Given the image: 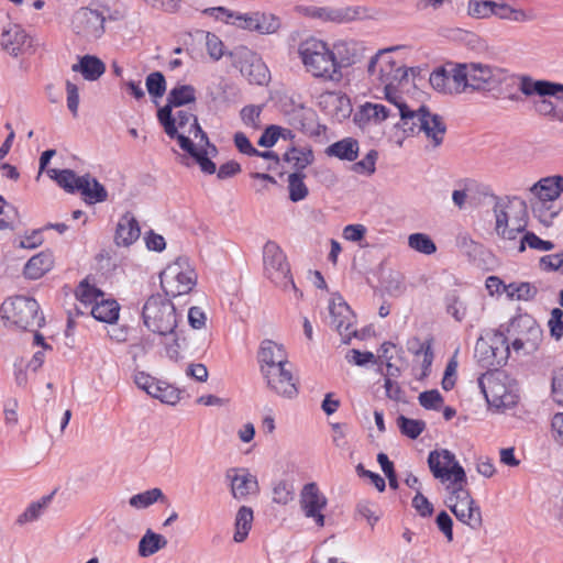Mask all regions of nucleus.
<instances>
[{
  "mask_svg": "<svg viewBox=\"0 0 563 563\" xmlns=\"http://www.w3.org/2000/svg\"><path fill=\"white\" fill-rule=\"evenodd\" d=\"M297 52L306 73L313 78L332 82L343 78L342 71H336L331 46L327 42L308 37L299 43Z\"/></svg>",
  "mask_w": 563,
  "mask_h": 563,
  "instance_id": "f257e3e1",
  "label": "nucleus"
},
{
  "mask_svg": "<svg viewBox=\"0 0 563 563\" xmlns=\"http://www.w3.org/2000/svg\"><path fill=\"white\" fill-rule=\"evenodd\" d=\"M397 126L411 135L423 132L433 148L439 147L443 143L446 133V124L443 118L431 113L426 106H420L416 110L405 108V112L401 114V122L397 123Z\"/></svg>",
  "mask_w": 563,
  "mask_h": 563,
  "instance_id": "f03ea898",
  "label": "nucleus"
},
{
  "mask_svg": "<svg viewBox=\"0 0 563 563\" xmlns=\"http://www.w3.org/2000/svg\"><path fill=\"white\" fill-rule=\"evenodd\" d=\"M445 505L459 521L477 530L483 525L482 512L467 488L466 473L456 472L455 485L448 486Z\"/></svg>",
  "mask_w": 563,
  "mask_h": 563,
  "instance_id": "7ed1b4c3",
  "label": "nucleus"
},
{
  "mask_svg": "<svg viewBox=\"0 0 563 563\" xmlns=\"http://www.w3.org/2000/svg\"><path fill=\"white\" fill-rule=\"evenodd\" d=\"M487 402L497 409H509L519 400L518 384L504 371L487 372L478 378Z\"/></svg>",
  "mask_w": 563,
  "mask_h": 563,
  "instance_id": "20e7f679",
  "label": "nucleus"
},
{
  "mask_svg": "<svg viewBox=\"0 0 563 563\" xmlns=\"http://www.w3.org/2000/svg\"><path fill=\"white\" fill-rule=\"evenodd\" d=\"M145 327L159 335L175 334L178 324V316L174 303L166 295H152L145 301L142 310Z\"/></svg>",
  "mask_w": 563,
  "mask_h": 563,
  "instance_id": "39448f33",
  "label": "nucleus"
},
{
  "mask_svg": "<svg viewBox=\"0 0 563 563\" xmlns=\"http://www.w3.org/2000/svg\"><path fill=\"white\" fill-rule=\"evenodd\" d=\"M263 262L266 276L277 287L296 300L302 297V292L292 280L286 255L277 243L273 241L266 242L263 249Z\"/></svg>",
  "mask_w": 563,
  "mask_h": 563,
  "instance_id": "423d86ee",
  "label": "nucleus"
},
{
  "mask_svg": "<svg viewBox=\"0 0 563 563\" xmlns=\"http://www.w3.org/2000/svg\"><path fill=\"white\" fill-rule=\"evenodd\" d=\"M495 231L505 240H515L528 225V211L525 201L497 199L494 205Z\"/></svg>",
  "mask_w": 563,
  "mask_h": 563,
  "instance_id": "0eeeda50",
  "label": "nucleus"
},
{
  "mask_svg": "<svg viewBox=\"0 0 563 563\" xmlns=\"http://www.w3.org/2000/svg\"><path fill=\"white\" fill-rule=\"evenodd\" d=\"M399 48L400 46H391L379 49L369 59L367 73L373 82L383 87L399 86L404 80H407L409 71L415 74V68L408 69L390 56L393 52Z\"/></svg>",
  "mask_w": 563,
  "mask_h": 563,
  "instance_id": "6e6552de",
  "label": "nucleus"
},
{
  "mask_svg": "<svg viewBox=\"0 0 563 563\" xmlns=\"http://www.w3.org/2000/svg\"><path fill=\"white\" fill-rule=\"evenodd\" d=\"M161 286L166 296L188 294L196 285L197 275L187 257H178L161 273Z\"/></svg>",
  "mask_w": 563,
  "mask_h": 563,
  "instance_id": "1a4fd4ad",
  "label": "nucleus"
},
{
  "mask_svg": "<svg viewBox=\"0 0 563 563\" xmlns=\"http://www.w3.org/2000/svg\"><path fill=\"white\" fill-rule=\"evenodd\" d=\"M1 310L8 320L23 330L41 328L45 322L43 314L40 313V305L30 297L15 296L3 302Z\"/></svg>",
  "mask_w": 563,
  "mask_h": 563,
  "instance_id": "9d476101",
  "label": "nucleus"
},
{
  "mask_svg": "<svg viewBox=\"0 0 563 563\" xmlns=\"http://www.w3.org/2000/svg\"><path fill=\"white\" fill-rule=\"evenodd\" d=\"M509 344L507 338L497 331L482 335L475 345V357L482 367L497 368L506 364L509 357Z\"/></svg>",
  "mask_w": 563,
  "mask_h": 563,
  "instance_id": "9b49d317",
  "label": "nucleus"
},
{
  "mask_svg": "<svg viewBox=\"0 0 563 563\" xmlns=\"http://www.w3.org/2000/svg\"><path fill=\"white\" fill-rule=\"evenodd\" d=\"M195 101L196 89L191 85H178L168 92L166 104L157 111V119L170 139H175L179 134L175 126V119L172 113L173 108L186 106Z\"/></svg>",
  "mask_w": 563,
  "mask_h": 563,
  "instance_id": "f8f14e48",
  "label": "nucleus"
},
{
  "mask_svg": "<svg viewBox=\"0 0 563 563\" xmlns=\"http://www.w3.org/2000/svg\"><path fill=\"white\" fill-rule=\"evenodd\" d=\"M230 57L233 66L240 69L250 84L262 86L268 82L269 70L256 53L246 47H240L231 52Z\"/></svg>",
  "mask_w": 563,
  "mask_h": 563,
  "instance_id": "ddd939ff",
  "label": "nucleus"
},
{
  "mask_svg": "<svg viewBox=\"0 0 563 563\" xmlns=\"http://www.w3.org/2000/svg\"><path fill=\"white\" fill-rule=\"evenodd\" d=\"M104 22L102 12L91 8H80L73 14L71 30L81 40L93 42L104 34Z\"/></svg>",
  "mask_w": 563,
  "mask_h": 563,
  "instance_id": "4468645a",
  "label": "nucleus"
},
{
  "mask_svg": "<svg viewBox=\"0 0 563 563\" xmlns=\"http://www.w3.org/2000/svg\"><path fill=\"white\" fill-rule=\"evenodd\" d=\"M508 331L518 333L511 343L516 352L523 351L526 354H530L538 349L542 341V330L530 316L512 319Z\"/></svg>",
  "mask_w": 563,
  "mask_h": 563,
  "instance_id": "2eb2a0df",
  "label": "nucleus"
},
{
  "mask_svg": "<svg viewBox=\"0 0 563 563\" xmlns=\"http://www.w3.org/2000/svg\"><path fill=\"white\" fill-rule=\"evenodd\" d=\"M428 466L433 477L439 479L445 488L455 485L456 472L465 473L456 461L455 455L446 450H434L428 455Z\"/></svg>",
  "mask_w": 563,
  "mask_h": 563,
  "instance_id": "dca6fc26",
  "label": "nucleus"
},
{
  "mask_svg": "<svg viewBox=\"0 0 563 563\" xmlns=\"http://www.w3.org/2000/svg\"><path fill=\"white\" fill-rule=\"evenodd\" d=\"M467 67L470 91H488L504 82L506 70L482 63H464Z\"/></svg>",
  "mask_w": 563,
  "mask_h": 563,
  "instance_id": "f3484780",
  "label": "nucleus"
},
{
  "mask_svg": "<svg viewBox=\"0 0 563 563\" xmlns=\"http://www.w3.org/2000/svg\"><path fill=\"white\" fill-rule=\"evenodd\" d=\"M299 503L307 518H312L318 527L324 526L322 510L325 508L328 500L316 483L311 482L303 485L299 495Z\"/></svg>",
  "mask_w": 563,
  "mask_h": 563,
  "instance_id": "a211bd4d",
  "label": "nucleus"
},
{
  "mask_svg": "<svg viewBox=\"0 0 563 563\" xmlns=\"http://www.w3.org/2000/svg\"><path fill=\"white\" fill-rule=\"evenodd\" d=\"M330 317L332 327L340 333L343 342L347 343L356 334L354 328L355 316L349 305L341 296L333 297L330 306Z\"/></svg>",
  "mask_w": 563,
  "mask_h": 563,
  "instance_id": "6ab92c4d",
  "label": "nucleus"
},
{
  "mask_svg": "<svg viewBox=\"0 0 563 563\" xmlns=\"http://www.w3.org/2000/svg\"><path fill=\"white\" fill-rule=\"evenodd\" d=\"M266 379L267 387L275 394L294 398L298 394L296 379L292 376L291 364L278 367H271L262 373Z\"/></svg>",
  "mask_w": 563,
  "mask_h": 563,
  "instance_id": "aec40b11",
  "label": "nucleus"
},
{
  "mask_svg": "<svg viewBox=\"0 0 563 563\" xmlns=\"http://www.w3.org/2000/svg\"><path fill=\"white\" fill-rule=\"evenodd\" d=\"M224 477L229 483L232 497L239 501L245 500L247 496L258 490V482L247 468L231 467L227 470Z\"/></svg>",
  "mask_w": 563,
  "mask_h": 563,
  "instance_id": "412c9836",
  "label": "nucleus"
},
{
  "mask_svg": "<svg viewBox=\"0 0 563 563\" xmlns=\"http://www.w3.org/2000/svg\"><path fill=\"white\" fill-rule=\"evenodd\" d=\"M331 52L336 71H342V68L351 67L364 57L365 46L355 40H338L332 43Z\"/></svg>",
  "mask_w": 563,
  "mask_h": 563,
  "instance_id": "4be33fe9",
  "label": "nucleus"
},
{
  "mask_svg": "<svg viewBox=\"0 0 563 563\" xmlns=\"http://www.w3.org/2000/svg\"><path fill=\"white\" fill-rule=\"evenodd\" d=\"M0 46L7 54L18 57L33 47V40L20 25L10 24L1 32Z\"/></svg>",
  "mask_w": 563,
  "mask_h": 563,
  "instance_id": "5701e85b",
  "label": "nucleus"
},
{
  "mask_svg": "<svg viewBox=\"0 0 563 563\" xmlns=\"http://www.w3.org/2000/svg\"><path fill=\"white\" fill-rule=\"evenodd\" d=\"M364 13L361 7H341V8H318L306 9V14L324 22L347 23L355 21Z\"/></svg>",
  "mask_w": 563,
  "mask_h": 563,
  "instance_id": "b1692460",
  "label": "nucleus"
},
{
  "mask_svg": "<svg viewBox=\"0 0 563 563\" xmlns=\"http://www.w3.org/2000/svg\"><path fill=\"white\" fill-rule=\"evenodd\" d=\"M516 78L519 91L527 98L532 96H558L559 90H563V87L559 86L558 82L545 79H534L529 75H516Z\"/></svg>",
  "mask_w": 563,
  "mask_h": 563,
  "instance_id": "393cba45",
  "label": "nucleus"
},
{
  "mask_svg": "<svg viewBox=\"0 0 563 563\" xmlns=\"http://www.w3.org/2000/svg\"><path fill=\"white\" fill-rule=\"evenodd\" d=\"M529 192L533 199L555 202L563 194V176L542 177L529 188Z\"/></svg>",
  "mask_w": 563,
  "mask_h": 563,
  "instance_id": "a878e982",
  "label": "nucleus"
},
{
  "mask_svg": "<svg viewBox=\"0 0 563 563\" xmlns=\"http://www.w3.org/2000/svg\"><path fill=\"white\" fill-rule=\"evenodd\" d=\"M257 357L261 373L271 369V367H278L290 364L287 360V353L284 346L272 340H264L261 343Z\"/></svg>",
  "mask_w": 563,
  "mask_h": 563,
  "instance_id": "bb28decb",
  "label": "nucleus"
},
{
  "mask_svg": "<svg viewBox=\"0 0 563 563\" xmlns=\"http://www.w3.org/2000/svg\"><path fill=\"white\" fill-rule=\"evenodd\" d=\"M141 234L137 220L131 212H125L117 224L114 241L119 246H130Z\"/></svg>",
  "mask_w": 563,
  "mask_h": 563,
  "instance_id": "cd10ccee",
  "label": "nucleus"
},
{
  "mask_svg": "<svg viewBox=\"0 0 563 563\" xmlns=\"http://www.w3.org/2000/svg\"><path fill=\"white\" fill-rule=\"evenodd\" d=\"M175 139H177L179 146L195 158L201 172L208 175H212L217 172L216 164L208 157L211 155L210 148L207 147L198 150L192 141L184 133L178 134Z\"/></svg>",
  "mask_w": 563,
  "mask_h": 563,
  "instance_id": "c85d7f7f",
  "label": "nucleus"
},
{
  "mask_svg": "<svg viewBox=\"0 0 563 563\" xmlns=\"http://www.w3.org/2000/svg\"><path fill=\"white\" fill-rule=\"evenodd\" d=\"M71 70L80 73L86 80L93 81L104 74L106 65L97 56L85 55L79 58L77 64L71 66Z\"/></svg>",
  "mask_w": 563,
  "mask_h": 563,
  "instance_id": "c756f323",
  "label": "nucleus"
},
{
  "mask_svg": "<svg viewBox=\"0 0 563 563\" xmlns=\"http://www.w3.org/2000/svg\"><path fill=\"white\" fill-rule=\"evenodd\" d=\"M49 178L54 179L65 191L74 194L80 191V185L85 183L86 175L77 176L71 169L49 168L46 170Z\"/></svg>",
  "mask_w": 563,
  "mask_h": 563,
  "instance_id": "7c9ffc66",
  "label": "nucleus"
},
{
  "mask_svg": "<svg viewBox=\"0 0 563 563\" xmlns=\"http://www.w3.org/2000/svg\"><path fill=\"white\" fill-rule=\"evenodd\" d=\"M530 203L534 218L544 227H550L562 210L560 206L551 201L530 198Z\"/></svg>",
  "mask_w": 563,
  "mask_h": 563,
  "instance_id": "2f4dec72",
  "label": "nucleus"
},
{
  "mask_svg": "<svg viewBox=\"0 0 563 563\" xmlns=\"http://www.w3.org/2000/svg\"><path fill=\"white\" fill-rule=\"evenodd\" d=\"M53 267V256L49 253H40L31 257L24 266V276L38 279Z\"/></svg>",
  "mask_w": 563,
  "mask_h": 563,
  "instance_id": "473e14b6",
  "label": "nucleus"
},
{
  "mask_svg": "<svg viewBox=\"0 0 563 563\" xmlns=\"http://www.w3.org/2000/svg\"><path fill=\"white\" fill-rule=\"evenodd\" d=\"M494 15L500 20H508L517 23H527L534 20L532 11L514 8L506 2H496Z\"/></svg>",
  "mask_w": 563,
  "mask_h": 563,
  "instance_id": "72a5a7b5",
  "label": "nucleus"
},
{
  "mask_svg": "<svg viewBox=\"0 0 563 563\" xmlns=\"http://www.w3.org/2000/svg\"><path fill=\"white\" fill-rule=\"evenodd\" d=\"M325 152L329 156L353 162L358 155V143L352 137H346L331 144Z\"/></svg>",
  "mask_w": 563,
  "mask_h": 563,
  "instance_id": "f704fd0d",
  "label": "nucleus"
},
{
  "mask_svg": "<svg viewBox=\"0 0 563 563\" xmlns=\"http://www.w3.org/2000/svg\"><path fill=\"white\" fill-rule=\"evenodd\" d=\"M167 545V540L164 536L156 533L148 529L139 542V555L147 558Z\"/></svg>",
  "mask_w": 563,
  "mask_h": 563,
  "instance_id": "c9c22d12",
  "label": "nucleus"
},
{
  "mask_svg": "<svg viewBox=\"0 0 563 563\" xmlns=\"http://www.w3.org/2000/svg\"><path fill=\"white\" fill-rule=\"evenodd\" d=\"M120 306L115 300L97 301L91 308L92 317L106 323L112 324L119 318Z\"/></svg>",
  "mask_w": 563,
  "mask_h": 563,
  "instance_id": "e433bc0d",
  "label": "nucleus"
},
{
  "mask_svg": "<svg viewBox=\"0 0 563 563\" xmlns=\"http://www.w3.org/2000/svg\"><path fill=\"white\" fill-rule=\"evenodd\" d=\"M467 67L465 64H457L451 70H448L449 93H463L470 91L467 78Z\"/></svg>",
  "mask_w": 563,
  "mask_h": 563,
  "instance_id": "4c0bfd02",
  "label": "nucleus"
},
{
  "mask_svg": "<svg viewBox=\"0 0 563 563\" xmlns=\"http://www.w3.org/2000/svg\"><path fill=\"white\" fill-rule=\"evenodd\" d=\"M80 192L85 196V200L90 205L103 202L108 198V192L103 185L89 174H86L85 183L84 185H80Z\"/></svg>",
  "mask_w": 563,
  "mask_h": 563,
  "instance_id": "58836bf2",
  "label": "nucleus"
},
{
  "mask_svg": "<svg viewBox=\"0 0 563 563\" xmlns=\"http://www.w3.org/2000/svg\"><path fill=\"white\" fill-rule=\"evenodd\" d=\"M155 503H167L163 490L157 487L135 494L129 499V505L135 509H145Z\"/></svg>",
  "mask_w": 563,
  "mask_h": 563,
  "instance_id": "ea45409f",
  "label": "nucleus"
},
{
  "mask_svg": "<svg viewBox=\"0 0 563 563\" xmlns=\"http://www.w3.org/2000/svg\"><path fill=\"white\" fill-rule=\"evenodd\" d=\"M207 13L211 15H216L217 19H222V16H227L228 19H234L232 24L249 31H255V15L252 14H233L229 12L223 7L210 8L206 10Z\"/></svg>",
  "mask_w": 563,
  "mask_h": 563,
  "instance_id": "a19ab883",
  "label": "nucleus"
},
{
  "mask_svg": "<svg viewBox=\"0 0 563 563\" xmlns=\"http://www.w3.org/2000/svg\"><path fill=\"white\" fill-rule=\"evenodd\" d=\"M505 294L510 300L529 301L538 295V288L528 282L510 283L505 288Z\"/></svg>",
  "mask_w": 563,
  "mask_h": 563,
  "instance_id": "79ce46f5",
  "label": "nucleus"
},
{
  "mask_svg": "<svg viewBox=\"0 0 563 563\" xmlns=\"http://www.w3.org/2000/svg\"><path fill=\"white\" fill-rule=\"evenodd\" d=\"M389 115V109L385 106L367 102L361 107L355 120L358 122L374 121L375 123H379L386 120Z\"/></svg>",
  "mask_w": 563,
  "mask_h": 563,
  "instance_id": "37998d69",
  "label": "nucleus"
},
{
  "mask_svg": "<svg viewBox=\"0 0 563 563\" xmlns=\"http://www.w3.org/2000/svg\"><path fill=\"white\" fill-rule=\"evenodd\" d=\"M253 522V510L250 507L242 506L235 516V532H234V541L243 542L249 531L251 530Z\"/></svg>",
  "mask_w": 563,
  "mask_h": 563,
  "instance_id": "c03bdc74",
  "label": "nucleus"
},
{
  "mask_svg": "<svg viewBox=\"0 0 563 563\" xmlns=\"http://www.w3.org/2000/svg\"><path fill=\"white\" fill-rule=\"evenodd\" d=\"M55 492L43 496L40 500L31 503L27 508L18 517L16 522L24 525L37 520L51 504Z\"/></svg>",
  "mask_w": 563,
  "mask_h": 563,
  "instance_id": "a18cd8bd",
  "label": "nucleus"
},
{
  "mask_svg": "<svg viewBox=\"0 0 563 563\" xmlns=\"http://www.w3.org/2000/svg\"><path fill=\"white\" fill-rule=\"evenodd\" d=\"M147 394L153 398L159 399L162 402L168 405H175L180 399L177 388L159 380L154 383L153 387L147 390Z\"/></svg>",
  "mask_w": 563,
  "mask_h": 563,
  "instance_id": "49530a36",
  "label": "nucleus"
},
{
  "mask_svg": "<svg viewBox=\"0 0 563 563\" xmlns=\"http://www.w3.org/2000/svg\"><path fill=\"white\" fill-rule=\"evenodd\" d=\"M284 159L287 163H291L296 172L302 173V169L312 163L313 155L311 151L291 147L285 153Z\"/></svg>",
  "mask_w": 563,
  "mask_h": 563,
  "instance_id": "de8ad7c7",
  "label": "nucleus"
},
{
  "mask_svg": "<svg viewBox=\"0 0 563 563\" xmlns=\"http://www.w3.org/2000/svg\"><path fill=\"white\" fill-rule=\"evenodd\" d=\"M305 174L295 172L288 176L289 199L292 202L303 200L308 196V188L303 183Z\"/></svg>",
  "mask_w": 563,
  "mask_h": 563,
  "instance_id": "09e8293b",
  "label": "nucleus"
},
{
  "mask_svg": "<svg viewBox=\"0 0 563 563\" xmlns=\"http://www.w3.org/2000/svg\"><path fill=\"white\" fill-rule=\"evenodd\" d=\"M408 246L416 252L431 255L437 252V245L426 233H412L408 236Z\"/></svg>",
  "mask_w": 563,
  "mask_h": 563,
  "instance_id": "8fccbe9b",
  "label": "nucleus"
},
{
  "mask_svg": "<svg viewBox=\"0 0 563 563\" xmlns=\"http://www.w3.org/2000/svg\"><path fill=\"white\" fill-rule=\"evenodd\" d=\"M263 106L260 104H247L240 111V118L246 128L253 130H260L262 128L261 114Z\"/></svg>",
  "mask_w": 563,
  "mask_h": 563,
  "instance_id": "3c124183",
  "label": "nucleus"
},
{
  "mask_svg": "<svg viewBox=\"0 0 563 563\" xmlns=\"http://www.w3.org/2000/svg\"><path fill=\"white\" fill-rule=\"evenodd\" d=\"M495 1L490 0H470L467 4V14L475 19H487L494 15Z\"/></svg>",
  "mask_w": 563,
  "mask_h": 563,
  "instance_id": "603ef678",
  "label": "nucleus"
},
{
  "mask_svg": "<svg viewBox=\"0 0 563 563\" xmlns=\"http://www.w3.org/2000/svg\"><path fill=\"white\" fill-rule=\"evenodd\" d=\"M446 312L457 322H462L466 317L467 307L465 302L454 292L446 295Z\"/></svg>",
  "mask_w": 563,
  "mask_h": 563,
  "instance_id": "864d4df0",
  "label": "nucleus"
},
{
  "mask_svg": "<svg viewBox=\"0 0 563 563\" xmlns=\"http://www.w3.org/2000/svg\"><path fill=\"white\" fill-rule=\"evenodd\" d=\"M397 422L401 433L410 439H417L426 429L424 421L409 419L405 416H399Z\"/></svg>",
  "mask_w": 563,
  "mask_h": 563,
  "instance_id": "5fc2aeb1",
  "label": "nucleus"
},
{
  "mask_svg": "<svg viewBox=\"0 0 563 563\" xmlns=\"http://www.w3.org/2000/svg\"><path fill=\"white\" fill-rule=\"evenodd\" d=\"M255 15V31L261 34H272L275 33L280 24L278 18L273 14L266 13H254Z\"/></svg>",
  "mask_w": 563,
  "mask_h": 563,
  "instance_id": "6e6d98bb",
  "label": "nucleus"
},
{
  "mask_svg": "<svg viewBox=\"0 0 563 563\" xmlns=\"http://www.w3.org/2000/svg\"><path fill=\"white\" fill-rule=\"evenodd\" d=\"M527 246L538 251H551L554 249V244L551 241L542 240L532 232L525 233L520 241L519 251L523 252Z\"/></svg>",
  "mask_w": 563,
  "mask_h": 563,
  "instance_id": "4d7b16f0",
  "label": "nucleus"
},
{
  "mask_svg": "<svg viewBox=\"0 0 563 563\" xmlns=\"http://www.w3.org/2000/svg\"><path fill=\"white\" fill-rule=\"evenodd\" d=\"M294 485L288 481H279L273 488V501L287 505L294 499Z\"/></svg>",
  "mask_w": 563,
  "mask_h": 563,
  "instance_id": "13d9d810",
  "label": "nucleus"
},
{
  "mask_svg": "<svg viewBox=\"0 0 563 563\" xmlns=\"http://www.w3.org/2000/svg\"><path fill=\"white\" fill-rule=\"evenodd\" d=\"M146 89L154 98H161L166 92V80L162 73L154 71L146 77Z\"/></svg>",
  "mask_w": 563,
  "mask_h": 563,
  "instance_id": "bf43d9fd",
  "label": "nucleus"
},
{
  "mask_svg": "<svg viewBox=\"0 0 563 563\" xmlns=\"http://www.w3.org/2000/svg\"><path fill=\"white\" fill-rule=\"evenodd\" d=\"M534 110L538 114L547 118L563 121V114L558 110L556 106L550 99L541 97L540 100L534 102Z\"/></svg>",
  "mask_w": 563,
  "mask_h": 563,
  "instance_id": "052dcab7",
  "label": "nucleus"
},
{
  "mask_svg": "<svg viewBox=\"0 0 563 563\" xmlns=\"http://www.w3.org/2000/svg\"><path fill=\"white\" fill-rule=\"evenodd\" d=\"M377 156L378 153L375 150H371L363 159L354 163L352 169L357 174H374Z\"/></svg>",
  "mask_w": 563,
  "mask_h": 563,
  "instance_id": "680f3d73",
  "label": "nucleus"
},
{
  "mask_svg": "<svg viewBox=\"0 0 563 563\" xmlns=\"http://www.w3.org/2000/svg\"><path fill=\"white\" fill-rule=\"evenodd\" d=\"M418 399L419 404L426 409L438 410L443 404V397L437 389L421 393Z\"/></svg>",
  "mask_w": 563,
  "mask_h": 563,
  "instance_id": "e2e57ef3",
  "label": "nucleus"
},
{
  "mask_svg": "<svg viewBox=\"0 0 563 563\" xmlns=\"http://www.w3.org/2000/svg\"><path fill=\"white\" fill-rule=\"evenodd\" d=\"M16 211L0 196V229H12Z\"/></svg>",
  "mask_w": 563,
  "mask_h": 563,
  "instance_id": "0e129e2a",
  "label": "nucleus"
},
{
  "mask_svg": "<svg viewBox=\"0 0 563 563\" xmlns=\"http://www.w3.org/2000/svg\"><path fill=\"white\" fill-rule=\"evenodd\" d=\"M412 507L421 517H430L434 511L433 505L421 493L420 488L417 489V493L412 498Z\"/></svg>",
  "mask_w": 563,
  "mask_h": 563,
  "instance_id": "69168bd1",
  "label": "nucleus"
},
{
  "mask_svg": "<svg viewBox=\"0 0 563 563\" xmlns=\"http://www.w3.org/2000/svg\"><path fill=\"white\" fill-rule=\"evenodd\" d=\"M430 85L439 92L449 93L448 70L439 68L431 73L429 78Z\"/></svg>",
  "mask_w": 563,
  "mask_h": 563,
  "instance_id": "338daca9",
  "label": "nucleus"
},
{
  "mask_svg": "<svg viewBox=\"0 0 563 563\" xmlns=\"http://www.w3.org/2000/svg\"><path fill=\"white\" fill-rule=\"evenodd\" d=\"M548 324L551 335L560 340L563 336V311L560 308L552 309Z\"/></svg>",
  "mask_w": 563,
  "mask_h": 563,
  "instance_id": "774afa93",
  "label": "nucleus"
}]
</instances>
